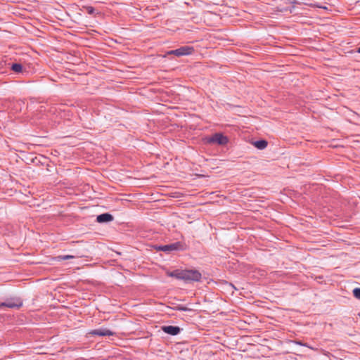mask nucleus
<instances>
[{"label": "nucleus", "instance_id": "nucleus-1", "mask_svg": "<svg viewBox=\"0 0 360 360\" xmlns=\"http://www.w3.org/2000/svg\"><path fill=\"white\" fill-rule=\"evenodd\" d=\"M188 249L187 245L181 241L175 242L171 244L165 245L155 246V250L158 251H162L165 252H170L172 251H184Z\"/></svg>", "mask_w": 360, "mask_h": 360}, {"label": "nucleus", "instance_id": "nucleus-2", "mask_svg": "<svg viewBox=\"0 0 360 360\" xmlns=\"http://www.w3.org/2000/svg\"><path fill=\"white\" fill-rule=\"evenodd\" d=\"M204 142L207 144L217 143L219 146H225L229 142V139L221 133H215L211 136H207L204 139Z\"/></svg>", "mask_w": 360, "mask_h": 360}, {"label": "nucleus", "instance_id": "nucleus-3", "mask_svg": "<svg viewBox=\"0 0 360 360\" xmlns=\"http://www.w3.org/2000/svg\"><path fill=\"white\" fill-rule=\"evenodd\" d=\"M202 274L196 269H184V281L185 283L200 282Z\"/></svg>", "mask_w": 360, "mask_h": 360}, {"label": "nucleus", "instance_id": "nucleus-4", "mask_svg": "<svg viewBox=\"0 0 360 360\" xmlns=\"http://www.w3.org/2000/svg\"><path fill=\"white\" fill-rule=\"evenodd\" d=\"M195 49L193 46H181L179 49L171 50L167 52L168 55H174L177 57L183 56H188L191 55L194 52Z\"/></svg>", "mask_w": 360, "mask_h": 360}, {"label": "nucleus", "instance_id": "nucleus-5", "mask_svg": "<svg viewBox=\"0 0 360 360\" xmlns=\"http://www.w3.org/2000/svg\"><path fill=\"white\" fill-rule=\"evenodd\" d=\"M22 306V301L20 298L10 299L6 302L0 303V308L8 307V308H17L19 309Z\"/></svg>", "mask_w": 360, "mask_h": 360}, {"label": "nucleus", "instance_id": "nucleus-6", "mask_svg": "<svg viewBox=\"0 0 360 360\" xmlns=\"http://www.w3.org/2000/svg\"><path fill=\"white\" fill-rule=\"evenodd\" d=\"M89 334L94 336H112L115 333L105 328H100L90 330Z\"/></svg>", "mask_w": 360, "mask_h": 360}, {"label": "nucleus", "instance_id": "nucleus-7", "mask_svg": "<svg viewBox=\"0 0 360 360\" xmlns=\"http://www.w3.org/2000/svg\"><path fill=\"white\" fill-rule=\"evenodd\" d=\"M161 328L164 333L171 335H176L181 330L180 327L176 326H163Z\"/></svg>", "mask_w": 360, "mask_h": 360}, {"label": "nucleus", "instance_id": "nucleus-8", "mask_svg": "<svg viewBox=\"0 0 360 360\" xmlns=\"http://www.w3.org/2000/svg\"><path fill=\"white\" fill-rule=\"evenodd\" d=\"M113 216L109 213H103L97 216L96 221L99 223L110 222L113 220Z\"/></svg>", "mask_w": 360, "mask_h": 360}, {"label": "nucleus", "instance_id": "nucleus-9", "mask_svg": "<svg viewBox=\"0 0 360 360\" xmlns=\"http://www.w3.org/2000/svg\"><path fill=\"white\" fill-rule=\"evenodd\" d=\"M167 276L184 281V269H176L167 273Z\"/></svg>", "mask_w": 360, "mask_h": 360}, {"label": "nucleus", "instance_id": "nucleus-10", "mask_svg": "<svg viewBox=\"0 0 360 360\" xmlns=\"http://www.w3.org/2000/svg\"><path fill=\"white\" fill-rule=\"evenodd\" d=\"M10 68L13 72L17 74L23 73L24 72H27L22 65L18 63H12Z\"/></svg>", "mask_w": 360, "mask_h": 360}, {"label": "nucleus", "instance_id": "nucleus-11", "mask_svg": "<svg viewBox=\"0 0 360 360\" xmlns=\"http://www.w3.org/2000/svg\"><path fill=\"white\" fill-rule=\"evenodd\" d=\"M253 145L258 149L259 150H263L265 148H266L267 145H268V142L266 141V140H264V139H262V140H258V141H255L254 143H253Z\"/></svg>", "mask_w": 360, "mask_h": 360}, {"label": "nucleus", "instance_id": "nucleus-12", "mask_svg": "<svg viewBox=\"0 0 360 360\" xmlns=\"http://www.w3.org/2000/svg\"><path fill=\"white\" fill-rule=\"evenodd\" d=\"M75 257L73 256V255H59L56 257V259L58 261H62V260H67V259H73L75 258Z\"/></svg>", "mask_w": 360, "mask_h": 360}, {"label": "nucleus", "instance_id": "nucleus-13", "mask_svg": "<svg viewBox=\"0 0 360 360\" xmlns=\"http://www.w3.org/2000/svg\"><path fill=\"white\" fill-rule=\"evenodd\" d=\"M353 295L358 300H360V288H356L353 290Z\"/></svg>", "mask_w": 360, "mask_h": 360}, {"label": "nucleus", "instance_id": "nucleus-14", "mask_svg": "<svg viewBox=\"0 0 360 360\" xmlns=\"http://www.w3.org/2000/svg\"><path fill=\"white\" fill-rule=\"evenodd\" d=\"M176 310H179V311H191V309L186 307V306H183V305H178L176 307Z\"/></svg>", "mask_w": 360, "mask_h": 360}, {"label": "nucleus", "instance_id": "nucleus-15", "mask_svg": "<svg viewBox=\"0 0 360 360\" xmlns=\"http://www.w3.org/2000/svg\"><path fill=\"white\" fill-rule=\"evenodd\" d=\"M85 9H86L87 13L89 15H93L95 13V8L93 6H86L85 8Z\"/></svg>", "mask_w": 360, "mask_h": 360}, {"label": "nucleus", "instance_id": "nucleus-16", "mask_svg": "<svg viewBox=\"0 0 360 360\" xmlns=\"http://www.w3.org/2000/svg\"><path fill=\"white\" fill-rule=\"evenodd\" d=\"M356 52L360 53V46L356 49Z\"/></svg>", "mask_w": 360, "mask_h": 360}]
</instances>
